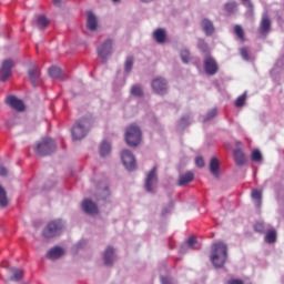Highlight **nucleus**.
Here are the masks:
<instances>
[{"instance_id": "nucleus-33", "label": "nucleus", "mask_w": 284, "mask_h": 284, "mask_svg": "<svg viewBox=\"0 0 284 284\" xmlns=\"http://www.w3.org/2000/svg\"><path fill=\"white\" fill-rule=\"evenodd\" d=\"M110 143L108 142H102V144L100 145V155L101 156H108V154H110Z\"/></svg>"}, {"instance_id": "nucleus-35", "label": "nucleus", "mask_w": 284, "mask_h": 284, "mask_svg": "<svg viewBox=\"0 0 284 284\" xmlns=\"http://www.w3.org/2000/svg\"><path fill=\"white\" fill-rule=\"evenodd\" d=\"M246 99H247V93L240 95L235 101V108H243V105H245Z\"/></svg>"}, {"instance_id": "nucleus-6", "label": "nucleus", "mask_w": 284, "mask_h": 284, "mask_svg": "<svg viewBox=\"0 0 284 284\" xmlns=\"http://www.w3.org/2000/svg\"><path fill=\"white\" fill-rule=\"evenodd\" d=\"M12 68H14V60L7 59L2 62L0 70V80L6 83L12 77Z\"/></svg>"}, {"instance_id": "nucleus-45", "label": "nucleus", "mask_w": 284, "mask_h": 284, "mask_svg": "<svg viewBox=\"0 0 284 284\" xmlns=\"http://www.w3.org/2000/svg\"><path fill=\"white\" fill-rule=\"evenodd\" d=\"M227 284H244L242 280H236V278H233V280H230L227 282Z\"/></svg>"}, {"instance_id": "nucleus-22", "label": "nucleus", "mask_w": 284, "mask_h": 284, "mask_svg": "<svg viewBox=\"0 0 284 284\" xmlns=\"http://www.w3.org/2000/svg\"><path fill=\"white\" fill-rule=\"evenodd\" d=\"M104 264L105 265H112L113 261H114V248L112 246H109L105 251H104Z\"/></svg>"}, {"instance_id": "nucleus-27", "label": "nucleus", "mask_w": 284, "mask_h": 284, "mask_svg": "<svg viewBox=\"0 0 284 284\" xmlns=\"http://www.w3.org/2000/svg\"><path fill=\"white\" fill-rule=\"evenodd\" d=\"M0 207H8V193L6 189L0 185Z\"/></svg>"}, {"instance_id": "nucleus-32", "label": "nucleus", "mask_w": 284, "mask_h": 284, "mask_svg": "<svg viewBox=\"0 0 284 284\" xmlns=\"http://www.w3.org/2000/svg\"><path fill=\"white\" fill-rule=\"evenodd\" d=\"M265 242L268 244L276 243V231H267L265 235Z\"/></svg>"}, {"instance_id": "nucleus-5", "label": "nucleus", "mask_w": 284, "mask_h": 284, "mask_svg": "<svg viewBox=\"0 0 284 284\" xmlns=\"http://www.w3.org/2000/svg\"><path fill=\"white\" fill-rule=\"evenodd\" d=\"M61 232H63V221L53 220L44 227L42 236H44V239H54V236H59Z\"/></svg>"}, {"instance_id": "nucleus-50", "label": "nucleus", "mask_w": 284, "mask_h": 284, "mask_svg": "<svg viewBox=\"0 0 284 284\" xmlns=\"http://www.w3.org/2000/svg\"><path fill=\"white\" fill-rule=\"evenodd\" d=\"M142 1H144V2H150V1H152V0H142Z\"/></svg>"}, {"instance_id": "nucleus-2", "label": "nucleus", "mask_w": 284, "mask_h": 284, "mask_svg": "<svg viewBox=\"0 0 284 284\" xmlns=\"http://www.w3.org/2000/svg\"><path fill=\"white\" fill-rule=\"evenodd\" d=\"M90 125H92V120L90 118H81L78 120L71 131L73 140L81 141V139H85Z\"/></svg>"}, {"instance_id": "nucleus-48", "label": "nucleus", "mask_w": 284, "mask_h": 284, "mask_svg": "<svg viewBox=\"0 0 284 284\" xmlns=\"http://www.w3.org/2000/svg\"><path fill=\"white\" fill-rule=\"evenodd\" d=\"M187 120H190V116H183V118L181 119L182 122L187 121Z\"/></svg>"}, {"instance_id": "nucleus-23", "label": "nucleus", "mask_w": 284, "mask_h": 284, "mask_svg": "<svg viewBox=\"0 0 284 284\" xmlns=\"http://www.w3.org/2000/svg\"><path fill=\"white\" fill-rule=\"evenodd\" d=\"M153 39H155L156 43H165L166 33L163 29H156L153 32Z\"/></svg>"}, {"instance_id": "nucleus-12", "label": "nucleus", "mask_w": 284, "mask_h": 284, "mask_svg": "<svg viewBox=\"0 0 284 284\" xmlns=\"http://www.w3.org/2000/svg\"><path fill=\"white\" fill-rule=\"evenodd\" d=\"M100 59H108L112 54V40L108 39L98 48Z\"/></svg>"}, {"instance_id": "nucleus-15", "label": "nucleus", "mask_w": 284, "mask_h": 284, "mask_svg": "<svg viewBox=\"0 0 284 284\" xmlns=\"http://www.w3.org/2000/svg\"><path fill=\"white\" fill-rule=\"evenodd\" d=\"M30 82L32 83L33 88H37V83L41 77V70L37 67H32L28 71Z\"/></svg>"}, {"instance_id": "nucleus-28", "label": "nucleus", "mask_w": 284, "mask_h": 284, "mask_svg": "<svg viewBox=\"0 0 284 284\" xmlns=\"http://www.w3.org/2000/svg\"><path fill=\"white\" fill-rule=\"evenodd\" d=\"M130 92L132 97H136L138 99H141V97H143V88H141V85L139 84H134L133 87H131Z\"/></svg>"}, {"instance_id": "nucleus-7", "label": "nucleus", "mask_w": 284, "mask_h": 284, "mask_svg": "<svg viewBox=\"0 0 284 284\" xmlns=\"http://www.w3.org/2000/svg\"><path fill=\"white\" fill-rule=\"evenodd\" d=\"M121 160L124 168H126L129 171L136 170V159L130 150L122 151Z\"/></svg>"}, {"instance_id": "nucleus-34", "label": "nucleus", "mask_w": 284, "mask_h": 284, "mask_svg": "<svg viewBox=\"0 0 284 284\" xmlns=\"http://www.w3.org/2000/svg\"><path fill=\"white\" fill-rule=\"evenodd\" d=\"M133 65H134V58H132V57L126 58L125 63H124L125 72H132Z\"/></svg>"}, {"instance_id": "nucleus-39", "label": "nucleus", "mask_w": 284, "mask_h": 284, "mask_svg": "<svg viewBox=\"0 0 284 284\" xmlns=\"http://www.w3.org/2000/svg\"><path fill=\"white\" fill-rule=\"evenodd\" d=\"M214 116H216V109H212L211 111L207 112L204 119V122L214 119Z\"/></svg>"}, {"instance_id": "nucleus-41", "label": "nucleus", "mask_w": 284, "mask_h": 284, "mask_svg": "<svg viewBox=\"0 0 284 284\" xmlns=\"http://www.w3.org/2000/svg\"><path fill=\"white\" fill-rule=\"evenodd\" d=\"M195 165H196L197 168H205V160H203L202 156H197V158L195 159Z\"/></svg>"}, {"instance_id": "nucleus-37", "label": "nucleus", "mask_w": 284, "mask_h": 284, "mask_svg": "<svg viewBox=\"0 0 284 284\" xmlns=\"http://www.w3.org/2000/svg\"><path fill=\"white\" fill-rule=\"evenodd\" d=\"M180 57L183 63H190V51H187V49L182 50Z\"/></svg>"}, {"instance_id": "nucleus-14", "label": "nucleus", "mask_w": 284, "mask_h": 284, "mask_svg": "<svg viewBox=\"0 0 284 284\" xmlns=\"http://www.w3.org/2000/svg\"><path fill=\"white\" fill-rule=\"evenodd\" d=\"M82 210L87 214H99V206H97V203L92 202V200H84L82 202Z\"/></svg>"}, {"instance_id": "nucleus-17", "label": "nucleus", "mask_w": 284, "mask_h": 284, "mask_svg": "<svg viewBox=\"0 0 284 284\" xmlns=\"http://www.w3.org/2000/svg\"><path fill=\"white\" fill-rule=\"evenodd\" d=\"M64 253L65 252L63 251V248L55 246L47 253V258H50L51 261H57V258H61Z\"/></svg>"}, {"instance_id": "nucleus-30", "label": "nucleus", "mask_w": 284, "mask_h": 284, "mask_svg": "<svg viewBox=\"0 0 284 284\" xmlns=\"http://www.w3.org/2000/svg\"><path fill=\"white\" fill-rule=\"evenodd\" d=\"M234 33L236 34L237 39H240V41H245V31H243V27H241V24H235Z\"/></svg>"}, {"instance_id": "nucleus-10", "label": "nucleus", "mask_w": 284, "mask_h": 284, "mask_svg": "<svg viewBox=\"0 0 284 284\" xmlns=\"http://www.w3.org/2000/svg\"><path fill=\"white\" fill-rule=\"evenodd\" d=\"M151 85L156 94H165L168 92V82L163 78L154 79Z\"/></svg>"}, {"instance_id": "nucleus-24", "label": "nucleus", "mask_w": 284, "mask_h": 284, "mask_svg": "<svg viewBox=\"0 0 284 284\" xmlns=\"http://www.w3.org/2000/svg\"><path fill=\"white\" fill-rule=\"evenodd\" d=\"M49 75L51 79H61L63 80V71L59 67H51L49 69Z\"/></svg>"}, {"instance_id": "nucleus-29", "label": "nucleus", "mask_w": 284, "mask_h": 284, "mask_svg": "<svg viewBox=\"0 0 284 284\" xmlns=\"http://www.w3.org/2000/svg\"><path fill=\"white\" fill-rule=\"evenodd\" d=\"M11 281H21L23 278V271L19 268H11Z\"/></svg>"}, {"instance_id": "nucleus-1", "label": "nucleus", "mask_w": 284, "mask_h": 284, "mask_svg": "<svg viewBox=\"0 0 284 284\" xmlns=\"http://www.w3.org/2000/svg\"><path fill=\"white\" fill-rule=\"evenodd\" d=\"M211 262L214 267H223L227 261V245L223 242H217L211 246Z\"/></svg>"}, {"instance_id": "nucleus-16", "label": "nucleus", "mask_w": 284, "mask_h": 284, "mask_svg": "<svg viewBox=\"0 0 284 284\" xmlns=\"http://www.w3.org/2000/svg\"><path fill=\"white\" fill-rule=\"evenodd\" d=\"M194 181V173L192 171H187L184 174H181L179 176V182L178 185H180V187H183V185H187V183H192Z\"/></svg>"}, {"instance_id": "nucleus-18", "label": "nucleus", "mask_w": 284, "mask_h": 284, "mask_svg": "<svg viewBox=\"0 0 284 284\" xmlns=\"http://www.w3.org/2000/svg\"><path fill=\"white\" fill-rule=\"evenodd\" d=\"M98 26H99V22L97 21V16H94V13L89 11L88 18H87V28H89L92 32H94Z\"/></svg>"}, {"instance_id": "nucleus-4", "label": "nucleus", "mask_w": 284, "mask_h": 284, "mask_svg": "<svg viewBox=\"0 0 284 284\" xmlns=\"http://www.w3.org/2000/svg\"><path fill=\"white\" fill-rule=\"evenodd\" d=\"M57 151V142L50 138H44L38 142L36 152L38 156H49L52 152Z\"/></svg>"}, {"instance_id": "nucleus-43", "label": "nucleus", "mask_w": 284, "mask_h": 284, "mask_svg": "<svg viewBox=\"0 0 284 284\" xmlns=\"http://www.w3.org/2000/svg\"><path fill=\"white\" fill-rule=\"evenodd\" d=\"M195 243H196V237H194V236L189 237L186 241L187 247H194Z\"/></svg>"}, {"instance_id": "nucleus-20", "label": "nucleus", "mask_w": 284, "mask_h": 284, "mask_svg": "<svg viewBox=\"0 0 284 284\" xmlns=\"http://www.w3.org/2000/svg\"><path fill=\"white\" fill-rule=\"evenodd\" d=\"M251 199L255 202L256 207H261L263 203V191L258 189H253L251 192Z\"/></svg>"}, {"instance_id": "nucleus-40", "label": "nucleus", "mask_w": 284, "mask_h": 284, "mask_svg": "<svg viewBox=\"0 0 284 284\" xmlns=\"http://www.w3.org/2000/svg\"><path fill=\"white\" fill-rule=\"evenodd\" d=\"M199 48L202 52H210V48L207 47V43H205V41H200Z\"/></svg>"}, {"instance_id": "nucleus-9", "label": "nucleus", "mask_w": 284, "mask_h": 284, "mask_svg": "<svg viewBox=\"0 0 284 284\" xmlns=\"http://www.w3.org/2000/svg\"><path fill=\"white\" fill-rule=\"evenodd\" d=\"M156 183H159V176L156 175V166H153L152 170L148 173L145 179L146 192H153Z\"/></svg>"}, {"instance_id": "nucleus-36", "label": "nucleus", "mask_w": 284, "mask_h": 284, "mask_svg": "<svg viewBox=\"0 0 284 284\" xmlns=\"http://www.w3.org/2000/svg\"><path fill=\"white\" fill-rule=\"evenodd\" d=\"M252 161H255L256 163L263 161V155L261 154V151L254 150L251 155Z\"/></svg>"}, {"instance_id": "nucleus-13", "label": "nucleus", "mask_w": 284, "mask_h": 284, "mask_svg": "<svg viewBox=\"0 0 284 284\" xmlns=\"http://www.w3.org/2000/svg\"><path fill=\"white\" fill-rule=\"evenodd\" d=\"M271 29H272V20L270 19V16L267 14V12H264L262 16V20L260 22V32L261 34H267Z\"/></svg>"}, {"instance_id": "nucleus-11", "label": "nucleus", "mask_w": 284, "mask_h": 284, "mask_svg": "<svg viewBox=\"0 0 284 284\" xmlns=\"http://www.w3.org/2000/svg\"><path fill=\"white\" fill-rule=\"evenodd\" d=\"M6 102L7 105H10V108L17 110V112H23V110H26V104L23 103V100H20L14 95H9Z\"/></svg>"}, {"instance_id": "nucleus-8", "label": "nucleus", "mask_w": 284, "mask_h": 284, "mask_svg": "<svg viewBox=\"0 0 284 284\" xmlns=\"http://www.w3.org/2000/svg\"><path fill=\"white\" fill-rule=\"evenodd\" d=\"M204 70L210 77H214L219 72V62L212 55H206L204 59Z\"/></svg>"}, {"instance_id": "nucleus-47", "label": "nucleus", "mask_w": 284, "mask_h": 284, "mask_svg": "<svg viewBox=\"0 0 284 284\" xmlns=\"http://www.w3.org/2000/svg\"><path fill=\"white\" fill-rule=\"evenodd\" d=\"M53 6H55L57 8H60L61 0H53Z\"/></svg>"}, {"instance_id": "nucleus-26", "label": "nucleus", "mask_w": 284, "mask_h": 284, "mask_svg": "<svg viewBox=\"0 0 284 284\" xmlns=\"http://www.w3.org/2000/svg\"><path fill=\"white\" fill-rule=\"evenodd\" d=\"M37 26H38L39 30H45V28H48V26H50V20H48V18H45V16H39L38 20H37Z\"/></svg>"}, {"instance_id": "nucleus-44", "label": "nucleus", "mask_w": 284, "mask_h": 284, "mask_svg": "<svg viewBox=\"0 0 284 284\" xmlns=\"http://www.w3.org/2000/svg\"><path fill=\"white\" fill-rule=\"evenodd\" d=\"M0 176H8V169L0 164Z\"/></svg>"}, {"instance_id": "nucleus-21", "label": "nucleus", "mask_w": 284, "mask_h": 284, "mask_svg": "<svg viewBox=\"0 0 284 284\" xmlns=\"http://www.w3.org/2000/svg\"><path fill=\"white\" fill-rule=\"evenodd\" d=\"M233 156L236 165H245V163L247 162V160L245 159V153H243L242 150H235Z\"/></svg>"}, {"instance_id": "nucleus-38", "label": "nucleus", "mask_w": 284, "mask_h": 284, "mask_svg": "<svg viewBox=\"0 0 284 284\" xmlns=\"http://www.w3.org/2000/svg\"><path fill=\"white\" fill-rule=\"evenodd\" d=\"M240 54L244 61H250V52L247 51V48L240 49Z\"/></svg>"}, {"instance_id": "nucleus-42", "label": "nucleus", "mask_w": 284, "mask_h": 284, "mask_svg": "<svg viewBox=\"0 0 284 284\" xmlns=\"http://www.w3.org/2000/svg\"><path fill=\"white\" fill-rule=\"evenodd\" d=\"M254 230H255V232L263 233V232H265V226L263 225V223H256L254 225Z\"/></svg>"}, {"instance_id": "nucleus-46", "label": "nucleus", "mask_w": 284, "mask_h": 284, "mask_svg": "<svg viewBox=\"0 0 284 284\" xmlns=\"http://www.w3.org/2000/svg\"><path fill=\"white\" fill-rule=\"evenodd\" d=\"M162 284H172V282L168 277H162Z\"/></svg>"}, {"instance_id": "nucleus-25", "label": "nucleus", "mask_w": 284, "mask_h": 284, "mask_svg": "<svg viewBox=\"0 0 284 284\" xmlns=\"http://www.w3.org/2000/svg\"><path fill=\"white\" fill-rule=\"evenodd\" d=\"M219 159L212 158L210 162V172L213 176H219V168H220Z\"/></svg>"}, {"instance_id": "nucleus-3", "label": "nucleus", "mask_w": 284, "mask_h": 284, "mask_svg": "<svg viewBox=\"0 0 284 284\" xmlns=\"http://www.w3.org/2000/svg\"><path fill=\"white\" fill-rule=\"evenodd\" d=\"M124 139L130 148H136L141 144V129L136 124H130L126 128Z\"/></svg>"}, {"instance_id": "nucleus-31", "label": "nucleus", "mask_w": 284, "mask_h": 284, "mask_svg": "<svg viewBox=\"0 0 284 284\" xmlns=\"http://www.w3.org/2000/svg\"><path fill=\"white\" fill-rule=\"evenodd\" d=\"M239 4H236L235 1L233 2H227L225 6H224V10L225 12H227V14H234L236 12V8H237Z\"/></svg>"}, {"instance_id": "nucleus-19", "label": "nucleus", "mask_w": 284, "mask_h": 284, "mask_svg": "<svg viewBox=\"0 0 284 284\" xmlns=\"http://www.w3.org/2000/svg\"><path fill=\"white\" fill-rule=\"evenodd\" d=\"M201 26L206 37H212V34H214V23H212L211 20L203 19Z\"/></svg>"}, {"instance_id": "nucleus-49", "label": "nucleus", "mask_w": 284, "mask_h": 284, "mask_svg": "<svg viewBox=\"0 0 284 284\" xmlns=\"http://www.w3.org/2000/svg\"><path fill=\"white\" fill-rule=\"evenodd\" d=\"M113 1V3H119V1H121V0H112Z\"/></svg>"}]
</instances>
